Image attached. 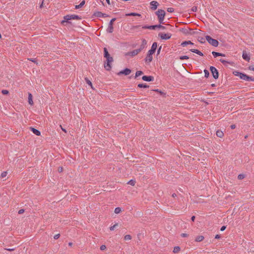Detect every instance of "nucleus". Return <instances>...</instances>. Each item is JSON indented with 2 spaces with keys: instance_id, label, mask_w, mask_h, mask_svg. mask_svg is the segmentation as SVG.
<instances>
[{
  "instance_id": "f257e3e1",
  "label": "nucleus",
  "mask_w": 254,
  "mask_h": 254,
  "mask_svg": "<svg viewBox=\"0 0 254 254\" xmlns=\"http://www.w3.org/2000/svg\"><path fill=\"white\" fill-rule=\"evenodd\" d=\"M157 47V43L154 42L151 46V49L148 51L147 56L145 59V62L147 63H150L153 59L152 55L155 52Z\"/></svg>"
},
{
  "instance_id": "f03ea898",
  "label": "nucleus",
  "mask_w": 254,
  "mask_h": 254,
  "mask_svg": "<svg viewBox=\"0 0 254 254\" xmlns=\"http://www.w3.org/2000/svg\"><path fill=\"white\" fill-rule=\"evenodd\" d=\"M233 73L235 76H238L241 79L244 80L245 81H254V77L250 76L244 73L235 71L233 72Z\"/></svg>"
},
{
  "instance_id": "7ed1b4c3",
  "label": "nucleus",
  "mask_w": 254,
  "mask_h": 254,
  "mask_svg": "<svg viewBox=\"0 0 254 254\" xmlns=\"http://www.w3.org/2000/svg\"><path fill=\"white\" fill-rule=\"evenodd\" d=\"M74 19L81 20V17L75 14L66 15L64 16V20L62 21L61 23L63 24H64V23H70L69 20Z\"/></svg>"
},
{
  "instance_id": "20e7f679",
  "label": "nucleus",
  "mask_w": 254,
  "mask_h": 254,
  "mask_svg": "<svg viewBox=\"0 0 254 254\" xmlns=\"http://www.w3.org/2000/svg\"><path fill=\"white\" fill-rule=\"evenodd\" d=\"M113 62V58L110 56L106 58V61L104 62V67L107 70H110L111 69V63Z\"/></svg>"
},
{
  "instance_id": "39448f33",
  "label": "nucleus",
  "mask_w": 254,
  "mask_h": 254,
  "mask_svg": "<svg viewBox=\"0 0 254 254\" xmlns=\"http://www.w3.org/2000/svg\"><path fill=\"white\" fill-rule=\"evenodd\" d=\"M206 40L207 41L209 44L211 45L212 46L217 47L219 45L218 41L214 39H213L209 35H206L205 36Z\"/></svg>"
},
{
  "instance_id": "423d86ee",
  "label": "nucleus",
  "mask_w": 254,
  "mask_h": 254,
  "mask_svg": "<svg viewBox=\"0 0 254 254\" xmlns=\"http://www.w3.org/2000/svg\"><path fill=\"white\" fill-rule=\"evenodd\" d=\"M142 29H149L151 30H155L156 28H161L162 29H165L166 28L165 26L161 25V24L155 25H144L142 26Z\"/></svg>"
},
{
  "instance_id": "0eeeda50",
  "label": "nucleus",
  "mask_w": 254,
  "mask_h": 254,
  "mask_svg": "<svg viewBox=\"0 0 254 254\" xmlns=\"http://www.w3.org/2000/svg\"><path fill=\"white\" fill-rule=\"evenodd\" d=\"M210 70L212 74L213 78L215 79H217L219 77V72L218 70L213 66H211L210 67Z\"/></svg>"
},
{
  "instance_id": "6e6552de",
  "label": "nucleus",
  "mask_w": 254,
  "mask_h": 254,
  "mask_svg": "<svg viewBox=\"0 0 254 254\" xmlns=\"http://www.w3.org/2000/svg\"><path fill=\"white\" fill-rule=\"evenodd\" d=\"M116 19L115 18H112L110 20V21L108 24V27L107 29V32L110 33H113V32L114 31L113 23L116 20Z\"/></svg>"
},
{
  "instance_id": "1a4fd4ad",
  "label": "nucleus",
  "mask_w": 254,
  "mask_h": 254,
  "mask_svg": "<svg viewBox=\"0 0 254 254\" xmlns=\"http://www.w3.org/2000/svg\"><path fill=\"white\" fill-rule=\"evenodd\" d=\"M140 52V49H135L132 51L128 52L126 53L125 55L126 56H130L133 57L136 55H137Z\"/></svg>"
},
{
  "instance_id": "9d476101",
  "label": "nucleus",
  "mask_w": 254,
  "mask_h": 254,
  "mask_svg": "<svg viewBox=\"0 0 254 254\" xmlns=\"http://www.w3.org/2000/svg\"><path fill=\"white\" fill-rule=\"evenodd\" d=\"M158 36L162 40H168L171 37L172 35L170 33H159Z\"/></svg>"
},
{
  "instance_id": "9b49d317",
  "label": "nucleus",
  "mask_w": 254,
  "mask_h": 254,
  "mask_svg": "<svg viewBox=\"0 0 254 254\" xmlns=\"http://www.w3.org/2000/svg\"><path fill=\"white\" fill-rule=\"evenodd\" d=\"M156 15L157 16L158 18L160 17H164L165 16L166 12L164 10L158 9L155 12Z\"/></svg>"
},
{
  "instance_id": "f8f14e48",
  "label": "nucleus",
  "mask_w": 254,
  "mask_h": 254,
  "mask_svg": "<svg viewBox=\"0 0 254 254\" xmlns=\"http://www.w3.org/2000/svg\"><path fill=\"white\" fill-rule=\"evenodd\" d=\"M93 16L97 17H107L108 16V15L100 11H96L94 13Z\"/></svg>"
},
{
  "instance_id": "ddd939ff",
  "label": "nucleus",
  "mask_w": 254,
  "mask_h": 254,
  "mask_svg": "<svg viewBox=\"0 0 254 254\" xmlns=\"http://www.w3.org/2000/svg\"><path fill=\"white\" fill-rule=\"evenodd\" d=\"M131 70L128 68H126L123 70H121L118 73V75L124 74L125 75H128L131 73Z\"/></svg>"
},
{
  "instance_id": "4468645a",
  "label": "nucleus",
  "mask_w": 254,
  "mask_h": 254,
  "mask_svg": "<svg viewBox=\"0 0 254 254\" xmlns=\"http://www.w3.org/2000/svg\"><path fill=\"white\" fill-rule=\"evenodd\" d=\"M150 4L151 6L150 8L152 10H155L157 9L158 6L159 5V3L157 1H152L150 2Z\"/></svg>"
},
{
  "instance_id": "2eb2a0df",
  "label": "nucleus",
  "mask_w": 254,
  "mask_h": 254,
  "mask_svg": "<svg viewBox=\"0 0 254 254\" xmlns=\"http://www.w3.org/2000/svg\"><path fill=\"white\" fill-rule=\"evenodd\" d=\"M142 79L145 81H153L154 80V77L152 76L144 75L142 77Z\"/></svg>"
},
{
  "instance_id": "dca6fc26",
  "label": "nucleus",
  "mask_w": 254,
  "mask_h": 254,
  "mask_svg": "<svg viewBox=\"0 0 254 254\" xmlns=\"http://www.w3.org/2000/svg\"><path fill=\"white\" fill-rule=\"evenodd\" d=\"M242 57L243 59L246 60L247 62H249L250 60V54L247 53L246 51H243Z\"/></svg>"
},
{
  "instance_id": "f3484780",
  "label": "nucleus",
  "mask_w": 254,
  "mask_h": 254,
  "mask_svg": "<svg viewBox=\"0 0 254 254\" xmlns=\"http://www.w3.org/2000/svg\"><path fill=\"white\" fill-rule=\"evenodd\" d=\"M30 129L31 130V131L35 135L37 136H40L41 135V132L39 130L32 127H30Z\"/></svg>"
},
{
  "instance_id": "a211bd4d",
  "label": "nucleus",
  "mask_w": 254,
  "mask_h": 254,
  "mask_svg": "<svg viewBox=\"0 0 254 254\" xmlns=\"http://www.w3.org/2000/svg\"><path fill=\"white\" fill-rule=\"evenodd\" d=\"M180 31L185 34H190L191 29L190 28H182Z\"/></svg>"
},
{
  "instance_id": "6ab92c4d",
  "label": "nucleus",
  "mask_w": 254,
  "mask_h": 254,
  "mask_svg": "<svg viewBox=\"0 0 254 254\" xmlns=\"http://www.w3.org/2000/svg\"><path fill=\"white\" fill-rule=\"evenodd\" d=\"M190 51H191L192 53H194L200 56H203V54L202 52H201L200 51L197 50V49H190Z\"/></svg>"
},
{
  "instance_id": "aec40b11",
  "label": "nucleus",
  "mask_w": 254,
  "mask_h": 254,
  "mask_svg": "<svg viewBox=\"0 0 254 254\" xmlns=\"http://www.w3.org/2000/svg\"><path fill=\"white\" fill-rule=\"evenodd\" d=\"M212 54L214 56V58H216L218 56L225 57V54L220 53H218V52H214V51H213L212 52Z\"/></svg>"
},
{
  "instance_id": "412c9836",
  "label": "nucleus",
  "mask_w": 254,
  "mask_h": 254,
  "mask_svg": "<svg viewBox=\"0 0 254 254\" xmlns=\"http://www.w3.org/2000/svg\"><path fill=\"white\" fill-rule=\"evenodd\" d=\"M28 103H29V104L30 105H33V100H32V95L30 93H28Z\"/></svg>"
},
{
  "instance_id": "4be33fe9",
  "label": "nucleus",
  "mask_w": 254,
  "mask_h": 254,
  "mask_svg": "<svg viewBox=\"0 0 254 254\" xmlns=\"http://www.w3.org/2000/svg\"><path fill=\"white\" fill-rule=\"evenodd\" d=\"M193 44H194L192 43L190 41H185L181 43V46H182L183 47H185L188 45H193Z\"/></svg>"
},
{
  "instance_id": "5701e85b",
  "label": "nucleus",
  "mask_w": 254,
  "mask_h": 254,
  "mask_svg": "<svg viewBox=\"0 0 254 254\" xmlns=\"http://www.w3.org/2000/svg\"><path fill=\"white\" fill-rule=\"evenodd\" d=\"M147 44L146 41L145 39L142 40V44L138 49H140V52L145 48Z\"/></svg>"
},
{
  "instance_id": "b1692460",
  "label": "nucleus",
  "mask_w": 254,
  "mask_h": 254,
  "mask_svg": "<svg viewBox=\"0 0 254 254\" xmlns=\"http://www.w3.org/2000/svg\"><path fill=\"white\" fill-rule=\"evenodd\" d=\"M110 56V55L109 54L108 50L106 48H104V57L106 59L107 58H109V57Z\"/></svg>"
},
{
  "instance_id": "393cba45",
  "label": "nucleus",
  "mask_w": 254,
  "mask_h": 254,
  "mask_svg": "<svg viewBox=\"0 0 254 254\" xmlns=\"http://www.w3.org/2000/svg\"><path fill=\"white\" fill-rule=\"evenodd\" d=\"M216 134L217 137L221 138L224 136V133L223 131L220 130H218L216 131Z\"/></svg>"
},
{
  "instance_id": "a878e982",
  "label": "nucleus",
  "mask_w": 254,
  "mask_h": 254,
  "mask_svg": "<svg viewBox=\"0 0 254 254\" xmlns=\"http://www.w3.org/2000/svg\"><path fill=\"white\" fill-rule=\"evenodd\" d=\"M85 1L84 0H83L80 2V3L79 5H75V8L76 9L80 8L81 7H82V6H83L85 4Z\"/></svg>"
},
{
  "instance_id": "bb28decb",
  "label": "nucleus",
  "mask_w": 254,
  "mask_h": 254,
  "mask_svg": "<svg viewBox=\"0 0 254 254\" xmlns=\"http://www.w3.org/2000/svg\"><path fill=\"white\" fill-rule=\"evenodd\" d=\"M204 237L203 236H197L195 239L196 242H200L204 240Z\"/></svg>"
},
{
  "instance_id": "cd10ccee",
  "label": "nucleus",
  "mask_w": 254,
  "mask_h": 254,
  "mask_svg": "<svg viewBox=\"0 0 254 254\" xmlns=\"http://www.w3.org/2000/svg\"><path fill=\"white\" fill-rule=\"evenodd\" d=\"M140 27H141V25H133L130 27V30L131 31H134L135 30L139 29Z\"/></svg>"
},
{
  "instance_id": "c85d7f7f",
  "label": "nucleus",
  "mask_w": 254,
  "mask_h": 254,
  "mask_svg": "<svg viewBox=\"0 0 254 254\" xmlns=\"http://www.w3.org/2000/svg\"><path fill=\"white\" fill-rule=\"evenodd\" d=\"M126 16H141V14L137 13L135 12H131L129 13H127L126 14Z\"/></svg>"
},
{
  "instance_id": "c756f323",
  "label": "nucleus",
  "mask_w": 254,
  "mask_h": 254,
  "mask_svg": "<svg viewBox=\"0 0 254 254\" xmlns=\"http://www.w3.org/2000/svg\"><path fill=\"white\" fill-rule=\"evenodd\" d=\"M137 86L139 88H148L149 86V85H147L146 84H143V83H139L138 84Z\"/></svg>"
},
{
  "instance_id": "7c9ffc66",
  "label": "nucleus",
  "mask_w": 254,
  "mask_h": 254,
  "mask_svg": "<svg viewBox=\"0 0 254 254\" xmlns=\"http://www.w3.org/2000/svg\"><path fill=\"white\" fill-rule=\"evenodd\" d=\"M85 81L86 83L87 84H88L89 86H90L93 89L92 82L87 77L85 78Z\"/></svg>"
},
{
  "instance_id": "2f4dec72",
  "label": "nucleus",
  "mask_w": 254,
  "mask_h": 254,
  "mask_svg": "<svg viewBox=\"0 0 254 254\" xmlns=\"http://www.w3.org/2000/svg\"><path fill=\"white\" fill-rule=\"evenodd\" d=\"M143 74V72L141 70H137L136 73H135V76H134V78H137L138 76L142 75Z\"/></svg>"
},
{
  "instance_id": "473e14b6",
  "label": "nucleus",
  "mask_w": 254,
  "mask_h": 254,
  "mask_svg": "<svg viewBox=\"0 0 254 254\" xmlns=\"http://www.w3.org/2000/svg\"><path fill=\"white\" fill-rule=\"evenodd\" d=\"M180 251V247L179 246H176L174 248L173 253H177Z\"/></svg>"
},
{
  "instance_id": "72a5a7b5",
  "label": "nucleus",
  "mask_w": 254,
  "mask_h": 254,
  "mask_svg": "<svg viewBox=\"0 0 254 254\" xmlns=\"http://www.w3.org/2000/svg\"><path fill=\"white\" fill-rule=\"evenodd\" d=\"M127 184L130 185L132 186H134L135 184V181L134 180H130L127 183Z\"/></svg>"
},
{
  "instance_id": "f704fd0d",
  "label": "nucleus",
  "mask_w": 254,
  "mask_h": 254,
  "mask_svg": "<svg viewBox=\"0 0 254 254\" xmlns=\"http://www.w3.org/2000/svg\"><path fill=\"white\" fill-rule=\"evenodd\" d=\"M114 212L116 214H119V213H120L121 212V208L120 207H116L115 209Z\"/></svg>"
},
{
  "instance_id": "c9c22d12",
  "label": "nucleus",
  "mask_w": 254,
  "mask_h": 254,
  "mask_svg": "<svg viewBox=\"0 0 254 254\" xmlns=\"http://www.w3.org/2000/svg\"><path fill=\"white\" fill-rule=\"evenodd\" d=\"M220 62L222 63L223 64L225 65L226 64H230L229 62H228L225 60H223L222 59H220Z\"/></svg>"
},
{
  "instance_id": "e433bc0d",
  "label": "nucleus",
  "mask_w": 254,
  "mask_h": 254,
  "mask_svg": "<svg viewBox=\"0 0 254 254\" xmlns=\"http://www.w3.org/2000/svg\"><path fill=\"white\" fill-rule=\"evenodd\" d=\"M198 41L202 44L205 42V39L203 37H198Z\"/></svg>"
},
{
  "instance_id": "4c0bfd02",
  "label": "nucleus",
  "mask_w": 254,
  "mask_h": 254,
  "mask_svg": "<svg viewBox=\"0 0 254 254\" xmlns=\"http://www.w3.org/2000/svg\"><path fill=\"white\" fill-rule=\"evenodd\" d=\"M204 76L205 77H208L209 75V72L208 70H207V69H204Z\"/></svg>"
},
{
  "instance_id": "58836bf2",
  "label": "nucleus",
  "mask_w": 254,
  "mask_h": 254,
  "mask_svg": "<svg viewBox=\"0 0 254 254\" xmlns=\"http://www.w3.org/2000/svg\"><path fill=\"white\" fill-rule=\"evenodd\" d=\"M153 91L159 93L161 95H165V93H164V92H163L162 91H161V90H159L158 89H157L153 90Z\"/></svg>"
},
{
  "instance_id": "ea45409f",
  "label": "nucleus",
  "mask_w": 254,
  "mask_h": 254,
  "mask_svg": "<svg viewBox=\"0 0 254 254\" xmlns=\"http://www.w3.org/2000/svg\"><path fill=\"white\" fill-rule=\"evenodd\" d=\"M179 59L181 60H187V59H189V57L187 56H180Z\"/></svg>"
},
{
  "instance_id": "a19ab883",
  "label": "nucleus",
  "mask_w": 254,
  "mask_h": 254,
  "mask_svg": "<svg viewBox=\"0 0 254 254\" xmlns=\"http://www.w3.org/2000/svg\"><path fill=\"white\" fill-rule=\"evenodd\" d=\"M131 239V236L130 235H127L124 237V239L125 240H128Z\"/></svg>"
},
{
  "instance_id": "79ce46f5",
  "label": "nucleus",
  "mask_w": 254,
  "mask_h": 254,
  "mask_svg": "<svg viewBox=\"0 0 254 254\" xmlns=\"http://www.w3.org/2000/svg\"><path fill=\"white\" fill-rule=\"evenodd\" d=\"M164 19V17H160V18H158V20H159L160 24L164 23V22H163Z\"/></svg>"
},
{
  "instance_id": "37998d69",
  "label": "nucleus",
  "mask_w": 254,
  "mask_h": 254,
  "mask_svg": "<svg viewBox=\"0 0 254 254\" xmlns=\"http://www.w3.org/2000/svg\"><path fill=\"white\" fill-rule=\"evenodd\" d=\"M1 93L3 95H7L9 93V91L7 90H2Z\"/></svg>"
},
{
  "instance_id": "c03bdc74",
  "label": "nucleus",
  "mask_w": 254,
  "mask_h": 254,
  "mask_svg": "<svg viewBox=\"0 0 254 254\" xmlns=\"http://www.w3.org/2000/svg\"><path fill=\"white\" fill-rule=\"evenodd\" d=\"M7 172H5V171L1 173V178H4V177H5L6 176V175H7Z\"/></svg>"
},
{
  "instance_id": "a18cd8bd",
  "label": "nucleus",
  "mask_w": 254,
  "mask_h": 254,
  "mask_svg": "<svg viewBox=\"0 0 254 254\" xmlns=\"http://www.w3.org/2000/svg\"><path fill=\"white\" fill-rule=\"evenodd\" d=\"M117 226H118V224H116L114 225L113 226H111L110 227V230L111 231L114 230L115 229V228Z\"/></svg>"
},
{
  "instance_id": "49530a36",
  "label": "nucleus",
  "mask_w": 254,
  "mask_h": 254,
  "mask_svg": "<svg viewBox=\"0 0 254 254\" xmlns=\"http://www.w3.org/2000/svg\"><path fill=\"white\" fill-rule=\"evenodd\" d=\"M167 11L169 12H173L174 11V9L172 7H169L167 8Z\"/></svg>"
},
{
  "instance_id": "de8ad7c7",
  "label": "nucleus",
  "mask_w": 254,
  "mask_h": 254,
  "mask_svg": "<svg viewBox=\"0 0 254 254\" xmlns=\"http://www.w3.org/2000/svg\"><path fill=\"white\" fill-rule=\"evenodd\" d=\"M197 10V7L196 6H193L192 7L191 9V11H192V12H195Z\"/></svg>"
},
{
  "instance_id": "09e8293b",
  "label": "nucleus",
  "mask_w": 254,
  "mask_h": 254,
  "mask_svg": "<svg viewBox=\"0 0 254 254\" xmlns=\"http://www.w3.org/2000/svg\"><path fill=\"white\" fill-rule=\"evenodd\" d=\"M106 249V247L105 245H102L101 247H100V250L101 251H103V250H105V249Z\"/></svg>"
},
{
  "instance_id": "8fccbe9b",
  "label": "nucleus",
  "mask_w": 254,
  "mask_h": 254,
  "mask_svg": "<svg viewBox=\"0 0 254 254\" xmlns=\"http://www.w3.org/2000/svg\"><path fill=\"white\" fill-rule=\"evenodd\" d=\"M244 175H242V174H240L238 175V179L239 180H241V179H243L244 178Z\"/></svg>"
},
{
  "instance_id": "3c124183",
  "label": "nucleus",
  "mask_w": 254,
  "mask_h": 254,
  "mask_svg": "<svg viewBox=\"0 0 254 254\" xmlns=\"http://www.w3.org/2000/svg\"><path fill=\"white\" fill-rule=\"evenodd\" d=\"M60 236V234H56L54 236V238L55 239V240H57L58 239Z\"/></svg>"
},
{
  "instance_id": "603ef678",
  "label": "nucleus",
  "mask_w": 254,
  "mask_h": 254,
  "mask_svg": "<svg viewBox=\"0 0 254 254\" xmlns=\"http://www.w3.org/2000/svg\"><path fill=\"white\" fill-rule=\"evenodd\" d=\"M24 212V210L23 209H21L18 211V213L19 214H22Z\"/></svg>"
},
{
  "instance_id": "864d4df0",
  "label": "nucleus",
  "mask_w": 254,
  "mask_h": 254,
  "mask_svg": "<svg viewBox=\"0 0 254 254\" xmlns=\"http://www.w3.org/2000/svg\"><path fill=\"white\" fill-rule=\"evenodd\" d=\"M248 68H249V69H250L251 70L254 71V66L250 65V66H249V67Z\"/></svg>"
},
{
  "instance_id": "5fc2aeb1",
  "label": "nucleus",
  "mask_w": 254,
  "mask_h": 254,
  "mask_svg": "<svg viewBox=\"0 0 254 254\" xmlns=\"http://www.w3.org/2000/svg\"><path fill=\"white\" fill-rule=\"evenodd\" d=\"M161 46H160L157 50V55H159L161 52Z\"/></svg>"
},
{
  "instance_id": "6e6d98bb",
  "label": "nucleus",
  "mask_w": 254,
  "mask_h": 254,
  "mask_svg": "<svg viewBox=\"0 0 254 254\" xmlns=\"http://www.w3.org/2000/svg\"><path fill=\"white\" fill-rule=\"evenodd\" d=\"M28 60L30 61H31L32 62H34V63H36V60L35 59H32V58H30V59H28Z\"/></svg>"
},
{
  "instance_id": "4d7b16f0",
  "label": "nucleus",
  "mask_w": 254,
  "mask_h": 254,
  "mask_svg": "<svg viewBox=\"0 0 254 254\" xmlns=\"http://www.w3.org/2000/svg\"><path fill=\"white\" fill-rule=\"evenodd\" d=\"M181 236L182 237H187L188 236V234H186V233H182V234H181Z\"/></svg>"
},
{
  "instance_id": "13d9d810",
  "label": "nucleus",
  "mask_w": 254,
  "mask_h": 254,
  "mask_svg": "<svg viewBox=\"0 0 254 254\" xmlns=\"http://www.w3.org/2000/svg\"><path fill=\"white\" fill-rule=\"evenodd\" d=\"M226 226H222V227H221V229H220V230H221V231H224V230L226 229Z\"/></svg>"
},
{
  "instance_id": "bf43d9fd",
  "label": "nucleus",
  "mask_w": 254,
  "mask_h": 254,
  "mask_svg": "<svg viewBox=\"0 0 254 254\" xmlns=\"http://www.w3.org/2000/svg\"><path fill=\"white\" fill-rule=\"evenodd\" d=\"M15 248H11V249H5V250H6L7 251H13L14 250H15Z\"/></svg>"
},
{
  "instance_id": "052dcab7",
  "label": "nucleus",
  "mask_w": 254,
  "mask_h": 254,
  "mask_svg": "<svg viewBox=\"0 0 254 254\" xmlns=\"http://www.w3.org/2000/svg\"><path fill=\"white\" fill-rule=\"evenodd\" d=\"M235 127H236V126L235 125H231L230 126V128L231 129H234V128H235Z\"/></svg>"
},
{
  "instance_id": "680f3d73",
  "label": "nucleus",
  "mask_w": 254,
  "mask_h": 254,
  "mask_svg": "<svg viewBox=\"0 0 254 254\" xmlns=\"http://www.w3.org/2000/svg\"><path fill=\"white\" fill-rule=\"evenodd\" d=\"M220 238V236L219 235H216L215 237V238L217 239H219Z\"/></svg>"
},
{
  "instance_id": "e2e57ef3",
  "label": "nucleus",
  "mask_w": 254,
  "mask_h": 254,
  "mask_svg": "<svg viewBox=\"0 0 254 254\" xmlns=\"http://www.w3.org/2000/svg\"><path fill=\"white\" fill-rule=\"evenodd\" d=\"M58 171L60 172H61L63 171V168L62 167H59L58 169Z\"/></svg>"
},
{
  "instance_id": "0e129e2a",
  "label": "nucleus",
  "mask_w": 254,
  "mask_h": 254,
  "mask_svg": "<svg viewBox=\"0 0 254 254\" xmlns=\"http://www.w3.org/2000/svg\"><path fill=\"white\" fill-rule=\"evenodd\" d=\"M195 216H192L191 217V221H194V220H195Z\"/></svg>"
},
{
  "instance_id": "69168bd1",
  "label": "nucleus",
  "mask_w": 254,
  "mask_h": 254,
  "mask_svg": "<svg viewBox=\"0 0 254 254\" xmlns=\"http://www.w3.org/2000/svg\"><path fill=\"white\" fill-rule=\"evenodd\" d=\"M60 127H61V128H62V130H63V131H64V132H66V130H65L64 128H63V127H62V126H60Z\"/></svg>"
},
{
  "instance_id": "338daca9",
  "label": "nucleus",
  "mask_w": 254,
  "mask_h": 254,
  "mask_svg": "<svg viewBox=\"0 0 254 254\" xmlns=\"http://www.w3.org/2000/svg\"><path fill=\"white\" fill-rule=\"evenodd\" d=\"M172 196L173 197H175L177 196V194L175 193H174L172 194Z\"/></svg>"
},
{
  "instance_id": "774afa93",
  "label": "nucleus",
  "mask_w": 254,
  "mask_h": 254,
  "mask_svg": "<svg viewBox=\"0 0 254 254\" xmlns=\"http://www.w3.org/2000/svg\"><path fill=\"white\" fill-rule=\"evenodd\" d=\"M43 0L42 1V3L40 5V8H41L43 7Z\"/></svg>"
}]
</instances>
